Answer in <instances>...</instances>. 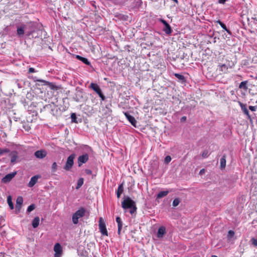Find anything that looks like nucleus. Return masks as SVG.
<instances>
[{"mask_svg": "<svg viewBox=\"0 0 257 257\" xmlns=\"http://www.w3.org/2000/svg\"><path fill=\"white\" fill-rule=\"evenodd\" d=\"M216 22L219 24L221 28L226 31L228 34H231L230 31L227 28L225 24L222 23L220 20H217Z\"/></svg>", "mask_w": 257, "mask_h": 257, "instance_id": "nucleus-22", "label": "nucleus"}, {"mask_svg": "<svg viewBox=\"0 0 257 257\" xmlns=\"http://www.w3.org/2000/svg\"><path fill=\"white\" fill-rule=\"evenodd\" d=\"M40 178L39 175H35L33 176L28 183V187H33L36 183L37 182L38 179Z\"/></svg>", "mask_w": 257, "mask_h": 257, "instance_id": "nucleus-14", "label": "nucleus"}, {"mask_svg": "<svg viewBox=\"0 0 257 257\" xmlns=\"http://www.w3.org/2000/svg\"><path fill=\"white\" fill-rule=\"evenodd\" d=\"M186 119H187L186 116H182V117L181 118L180 120H181V122H184V121H185L186 120Z\"/></svg>", "mask_w": 257, "mask_h": 257, "instance_id": "nucleus-42", "label": "nucleus"}, {"mask_svg": "<svg viewBox=\"0 0 257 257\" xmlns=\"http://www.w3.org/2000/svg\"><path fill=\"white\" fill-rule=\"evenodd\" d=\"M84 180L82 178H80L77 181V186L76 187V189H79L83 184Z\"/></svg>", "mask_w": 257, "mask_h": 257, "instance_id": "nucleus-25", "label": "nucleus"}, {"mask_svg": "<svg viewBox=\"0 0 257 257\" xmlns=\"http://www.w3.org/2000/svg\"><path fill=\"white\" fill-rule=\"evenodd\" d=\"M203 170H201V171H200V173H201V172H203Z\"/></svg>", "mask_w": 257, "mask_h": 257, "instance_id": "nucleus-48", "label": "nucleus"}, {"mask_svg": "<svg viewBox=\"0 0 257 257\" xmlns=\"http://www.w3.org/2000/svg\"><path fill=\"white\" fill-rule=\"evenodd\" d=\"M16 175V172H13L12 173L7 174L4 177H3L2 180L4 183H7L10 182Z\"/></svg>", "mask_w": 257, "mask_h": 257, "instance_id": "nucleus-13", "label": "nucleus"}, {"mask_svg": "<svg viewBox=\"0 0 257 257\" xmlns=\"http://www.w3.org/2000/svg\"><path fill=\"white\" fill-rule=\"evenodd\" d=\"M226 2V0H218V2L220 4H224Z\"/></svg>", "mask_w": 257, "mask_h": 257, "instance_id": "nucleus-43", "label": "nucleus"}, {"mask_svg": "<svg viewBox=\"0 0 257 257\" xmlns=\"http://www.w3.org/2000/svg\"><path fill=\"white\" fill-rule=\"evenodd\" d=\"M226 166V156L224 155L220 159V168L221 169L225 168Z\"/></svg>", "mask_w": 257, "mask_h": 257, "instance_id": "nucleus-20", "label": "nucleus"}, {"mask_svg": "<svg viewBox=\"0 0 257 257\" xmlns=\"http://www.w3.org/2000/svg\"><path fill=\"white\" fill-rule=\"evenodd\" d=\"M246 84H247L246 81H242L239 85V88L240 89L243 88L244 89H246L247 88V86H246Z\"/></svg>", "mask_w": 257, "mask_h": 257, "instance_id": "nucleus-27", "label": "nucleus"}, {"mask_svg": "<svg viewBox=\"0 0 257 257\" xmlns=\"http://www.w3.org/2000/svg\"><path fill=\"white\" fill-rule=\"evenodd\" d=\"M55 251L54 257H60L62 254V247L59 243H57L54 247Z\"/></svg>", "mask_w": 257, "mask_h": 257, "instance_id": "nucleus-11", "label": "nucleus"}, {"mask_svg": "<svg viewBox=\"0 0 257 257\" xmlns=\"http://www.w3.org/2000/svg\"><path fill=\"white\" fill-rule=\"evenodd\" d=\"M47 152L45 150H40L36 151L34 156L38 159H43L46 157Z\"/></svg>", "mask_w": 257, "mask_h": 257, "instance_id": "nucleus-9", "label": "nucleus"}, {"mask_svg": "<svg viewBox=\"0 0 257 257\" xmlns=\"http://www.w3.org/2000/svg\"><path fill=\"white\" fill-rule=\"evenodd\" d=\"M121 206L124 209H130V212L132 214L137 210L135 202L128 197H125L121 202Z\"/></svg>", "mask_w": 257, "mask_h": 257, "instance_id": "nucleus-2", "label": "nucleus"}, {"mask_svg": "<svg viewBox=\"0 0 257 257\" xmlns=\"http://www.w3.org/2000/svg\"><path fill=\"white\" fill-rule=\"evenodd\" d=\"M71 120L72 122H75V123L77 122V121L76 120V115L75 113H73L71 114Z\"/></svg>", "mask_w": 257, "mask_h": 257, "instance_id": "nucleus-35", "label": "nucleus"}, {"mask_svg": "<svg viewBox=\"0 0 257 257\" xmlns=\"http://www.w3.org/2000/svg\"><path fill=\"white\" fill-rule=\"evenodd\" d=\"M171 161V157L170 156H167L164 159V162L166 164H168Z\"/></svg>", "mask_w": 257, "mask_h": 257, "instance_id": "nucleus-36", "label": "nucleus"}, {"mask_svg": "<svg viewBox=\"0 0 257 257\" xmlns=\"http://www.w3.org/2000/svg\"><path fill=\"white\" fill-rule=\"evenodd\" d=\"M7 201H8V204L9 205V207H10V209H14V205H13V202H12V198H11V196H9L8 197Z\"/></svg>", "mask_w": 257, "mask_h": 257, "instance_id": "nucleus-26", "label": "nucleus"}, {"mask_svg": "<svg viewBox=\"0 0 257 257\" xmlns=\"http://www.w3.org/2000/svg\"><path fill=\"white\" fill-rule=\"evenodd\" d=\"M17 205L21 206L23 203V198L21 196H19L16 200Z\"/></svg>", "mask_w": 257, "mask_h": 257, "instance_id": "nucleus-29", "label": "nucleus"}, {"mask_svg": "<svg viewBox=\"0 0 257 257\" xmlns=\"http://www.w3.org/2000/svg\"><path fill=\"white\" fill-rule=\"evenodd\" d=\"M18 87H19V88H21V86H20V85H19V83L18 84Z\"/></svg>", "mask_w": 257, "mask_h": 257, "instance_id": "nucleus-47", "label": "nucleus"}, {"mask_svg": "<svg viewBox=\"0 0 257 257\" xmlns=\"http://www.w3.org/2000/svg\"><path fill=\"white\" fill-rule=\"evenodd\" d=\"M238 104L240 106L241 109L243 113L247 116V118L249 119L250 121H251V116L249 115V111L247 108H246V104H243L240 101L238 102Z\"/></svg>", "mask_w": 257, "mask_h": 257, "instance_id": "nucleus-10", "label": "nucleus"}, {"mask_svg": "<svg viewBox=\"0 0 257 257\" xmlns=\"http://www.w3.org/2000/svg\"><path fill=\"white\" fill-rule=\"evenodd\" d=\"M158 21L162 23L164 25V28H163V31L167 35L170 34L172 32V29L170 25L165 21V20L159 18L158 19Z\"/></svg>", "mask_w": 257, "mask_h": 257, "instance_id": "nucleus-6", "label": "nucleus"}, {"mask_svg": "<svg viewBox=\"0 0 257 257\" xmlns=\"http://www.w3.org/2000/svg\"><path fill=\"white\" fill-rule=\"evenodd\" d=\"M251 243L254 246H257V239L252 238L250 240Z\"/></svg>", "mask_w": 257, "mask_h": 257, "instance_id": "nucleus-37", "label": "nucleus"}, {"mask_svg": "<svg viewBox=\"0 0 257 257\" xmlns=\"http://www.w3.org/2000/svg\"><path fill=\"white\" fill-rule=\"evenodd\" d=\"M75 157L74 154H71L67 159L66 162L64 167V169L66 171H69L73 167L74 164V159Z\"/></svg>", "mask_w": 257, "mask_h": 257, "instance_id": "nucleus-4", "label": "nucleus"}, {"mask_svg": "<svg viewBox=\"0 0 257 257\" xmlns=\"http://www.w3.org/2000/svg\"><path fill=\"white\" fill-rule=\"evenodd\" d=\"M249 109L252 111H255L257 109V106H249Z\"/></svg>", "mask_w": 257, "mask_h": 257, "instance_id": "nucleus-38", "label": "nucleus"}, {"mask_svg": "<svg viewBox=\"0 0 257 257\" xmlns=\"http://www.w3.org/2000/svg\"><path fill=\"white\" fill-rule=\"evenodd\" d=\"M207 155H208V152H206V151H204L202 154V156L203 157V158H206L207 157Z\"/></svg>", "mask_w": 257, "mask_h": 257, "instance_id": "nucleus-39", "label": "nucleus"}, {"mask_svg": "<svg viewBox=\"0 0 257 257\" xmlns=\"http://www.w3.org/2000/svg\"><path fill=\"white\" fill-rule=\"evenodd\" d=\"M166 233V228L164 226L159 227L157 232V237L159 238L162 237Z\"/></svg>", "mask_w": 257, "mask_h": 257, "instance_id": "nucleus-16", "label": "nucleus"}, {"mask_svg": "<svg viewBox=\"0 0 257 257\" xmlns=\"http://www.w3.org/2000/svg\"><path fill=\"white\" fill-rule=\"evenodd\" d=\"M123 113L127 119L129 121V122L135 127H136L137 121L135 117L132 115H131L128 112H123Z\"/></svg>", "mask_w": 257, "mask_h": 257, "instance_id": "nucleus-12", "label": "nucleus"}, {"mask_svg": "<svg viewBox=\"0 0 257 257\" xmlns=\"http://www.w3.org/2000/svg\"><path fill=\"white\" fill-rule=\"evenodd\" d=\"M35 208V205L34 204L30 205L27 208V212H30L33 211Z\"/></svg>", "mask_w": 257, "mask_h": 257, "instance_id": "nucleus-34", "label": "nucleus"}, {"mask_svg": "<svg viewBox=\"0 0 257 257\" xmlns=\"http://www.w3.org/2000/svg\"><path fill=\"white\" fill-rule=\"evenodd\" d=\"M234 235V232L233 230H230L228 232L227 237V238L228 239H229L231 238L232 237H233Z\"/></svg>", "mask_w": 257, "mask_h": 257, "instance_id": "nucleus-32", "label": "nucleus"}, {"mask_svg": "<svg viewBox=\"0 0 257 257\" xmlns=\"http://www.w3.org/2000/svg\"><path fill=\"white\" fill-rule=\"evenodd\" d=\"M116 221L117 223L118 226V234H120V231L122 227V222L121 221V219L119 217H117L116 218Z\"/></svg>", "mask_w": 257, "mask_h": 257, "instance_id": "nucleus-18", "label": "nucleus"}, {"mask_svg": "<svg viewBox=\"0 0 257 257\" xmlns=\"http://www.w3.org/2000/svg\"><path fill=\"white\" fill-rule=\"evenodd\" d=\"M228 67L225 64L220 65V70L224 73L228 72Z\"/></svg>", "mask_w": 257, "mask_h": 257, "instance_id": "nucleus-24", "label": "nucleus"}, {"mask_svg": "<svg viewBox=\"0 0 257 257\" xmlns=\"http://www.w3.org/2000/svg\"><path fill=\"white\" fill-rule=\"evenodd\" d=\"M52 171L53 172H55L57 170V165L56 162H54L51 166Z\"/></svg>", "mask_w": 257, "mask_h": 257, "instance_id": "nucleus-33", "label": "nucleus"}, {"mask_svg": "<svg viewBox=\"0 0 257 257\" xmlns=\"http://www.w3.org/2000/svg\"><path fill=\"white\" fill-rule=\"evenodd\" d=\"M37 81H39V82H46L45 81H44L43 80H38Z\"/></svg>", "mask_w": 257, "mask_h": 257, "instance_id": "nucleus-44", "label": "nucleus"}, {"mask_svg": "<svg viewBox=\"0 0 257 257\" xmlns=\"http://www.w3.org/2000/svg\"><path fill=\"white\" fill-rule=\"evenodd\" d=\"M10 150L8 148H0V156L4 155L5 153H9Z\"/></svg>", "mask_w": 257, "mask_h": 257, "instance_id": "nucleus-28", "label": "nucleus"}, {"mask_svg": "<svg viewBox=\"0 0 257 257\" xmlns=\"http://www.w3.org/2000/svg\"><path fill=\"white\" fill-rule=\"evenodd\" d=\"M175 76L177 78H178V79H179L180 80H181L182 81H185V77L182 75H181V74H178V73H175Z\"/></svg>", "mask_w": 257, "mask_h": 257, "instance_id": "nucleus-30", "label": "nucleus"}, {"mask_svg": "<svg viewBox=\"0 0 257 257\" xmlns=\"http://www.w3.org/2000/svg\"><path fill=\"white\" fill-rule=\"evenodd\" d=\"M76 58L78 60L81 61V62H82L83 63H84L85 64H86L87 65L89 66L91 64L90 62L86 58L80 56L79 55H76Z\"/></svg>", "mask_w": 257, "mask_h": 257, "instance_id": "nucleus-17", "label": "nucleus"}, {"mask_svg": "<svg viewBox=\"0 0 257 257\" xmlns=\"http://www.w3.org/2000/svg\"><path fill=\"white\" fill-rule=\"evenodd\" d=\"M85 210L81 208L76 211L72 215V221L74 224H76L78 223L79 219L84 216Z\"/></svg>", "mask_w": 257, "mask_h": 257, "instance_id": "nucleus-3", "label": "nucleus"}, {"mask_svg": "<svg viewBox=\"0 0 257 257\" xmlns=\"http://www.w3.org/2000/svg\"><path fill=\"white\" fill-rule=\"evenodd\" d=\"M89 159V156L88 154L85 153L82 155L79 156L78 158V166H81L83 164L85 163Z\"/></svg>", "mask_w": 257, "mask_h": 257, "instance_id": "nucleus-8", "label": "nucleus"}, {"mask_svg": "<svg viewBox=\"0 0 257 257\" xmlns=\"http://www.w3.org/2000/svg\"><path fill=\"white\" fill-rule=\"evenodd\" d=\"M17 35L19 38H22L25 34L26 36H31L34 32L33 24L30 23H20L17 25Z\"/></svg>", "mask_w": 257, "mask_h": 257, "instance_id": "nucleus-1", "label": "nucleus"}, {"mask_svg": "<svg viewBox=\"0 0 257 257\" xmlns=\"http://www.w3.org/2000/svg\"><path fill=\"white\" fill-rule=\"evenodd\" d=\"M168 193H169L168 191H161L157 194V198H159V199L163 197L166 196Z\"/></svg>", "mask_w": 257, "mask_h": 257, "instance_id": "nucleus-23", "label": "nucleus"}, {"mask_svg": "<svg viewBox=\"0 0 257 257\" xmlns=\"http://www.w3.org/2000/svg\"><path fill=\"white\" fill-rule=\"evenodd\" d=\"M40 223V218L39 217H36L33 220L32 226L34 228H36L38 226Z\"/></svg>", "mask_w": 257, "mask_h": 257, "instance_id": "nucleus-21", "label": "nucleus"}, {"mask_svg": "<svg viewBox=\"0 0 257 257\" xmlns=\"http://www.w3.org/2000/svg\"><path fill=\"white\" fill-rule=\"evenodd\" d=\"M123 184H120L118 186V188H117V192H116V195H117V197L118 198H119L120 197L121 194L123 192Z\"/></svg>", "mask_w": 257, "mask_h": 257, "instance_id": "nucleus-19", "label": "nucleus"}, {"mask_svg": "<svg viewBox=\"0 0 257 257\" xmlns=\"http://www.w3.org/2000/svg\"><path fill=\"white\" fill-rule=\"evenodd\" d=\"M89 87L98 94V95L101 98L102 101L105 100V96L103 94L101 91L100 88L96 83H91Z\"/></svg>", "mask_w": 257, "mask_h": 257, "instance_id": "nucleus-5", "label": "nucleus"}, {"mask_svg": "<svg viewBox=\"0 0 257 257\" xmlns=\"http://www.w3.org/2000/svg\"><path fill=\"white\" fill-rule=\"evenodd\" d=\"M211 257H218L217 256L215 255H212L211 256Z\"/></svg>", "mask_w": 257, "mask_h": 257, "instance_id": "nucleus-46", "label": "nucleus"}, {"mask_svg": "<svg viewBox=\"0 0 257 257\" xmlns=\"http://www.w3.org/2000/svg\"><path fill=\"white\" fill-rule=\"evenodd\" d=\"M86 147H87L88 150H91V148L89 147H88L87 146H86Z\"/></svg>", "mask_w": 257, "mask_h": 257, "instance_id": "nucleus-45", "label": "nucleus"}, {"mask_svg": "<svg viewBox=\"0 0 257 257\" xmlns=\"http://www.w3.org/2000/svg\"><path fill=\"white\" fill-rule=\"evenodd\" d=\"M180 202V199L178 198H176L174 199V200L173 201L172 205L174 207H176L179 204Z\"/></svg>", "mask_w": 257, "mask_h": 257, "instance_id": "nucleus-31", "label": "nucleus"}, {"mask_svg": "<svg viewBox=\"0 0 257 257\" xmlns=\"http://www.w3.org/2000/svg\"><path fill=\"white\" fill-rule=\"evenodd\" d=\"M9 156L11 157V162L12 164L16 163L17 160L18 158V152L17 151H13L10 153Z\"/></svg>", "mask_w": 257, "mask_h": 257, "instance_id": "nucleus-15", "label": "nucleus"}, {"mask_svg": "<svg viewBox=\"0 0 257 257\" xmlns=\"http://www.w3.org/2000/svg\"><path fill=\"white\" fill-rule=\"evenodd\" d=\"M35 72H36L35 69L34 68L31 67L29 69V73H34Z\"/></svg>", "mask_w": 257, "mask_h": 257, "instance_id": "nucleus-41", "label": "nucleus"}, {"mask_svg": "<svg viewBox=\"0 0 257 257\" xmlns=\"http://www.w3.org/2000/svg\"><path fill=\"white\" fill-rule=\"evenodd\" d=\"M85 172L86 173V174L87 175H91L92 174V171L91 170H89V169H86L85 170Z\"/></svg>", "mask_w": 257, "mask_h": 257, "instance_id": "nucleus-40", "label": "nucleus"}, {"mask_svg": "<svg viewBox=\"0 0 257 257\" xmlns=\"http://www.w3.org/2000/svg\"><path fill=\"white\" fill-rule=\"evenodd\" d=\"M203 170H201V171H200V173H201V172H203Z\"/></svg>", "mask_w": 257, "mask_h": 257, "instance_id": "nucleus-49", "label": "nucleus"}, {"mask_svg": "<svg viewBox=\"0 0 257 257\" xmlns=\"http://www.w3.org/2000/svg\"><path fill=\"white\" fill-rule=\"evenodd\" d=\"M99 229L102 235H108L107 231L106 228V226L104 222L103 221L102 218L100 217L99 220Z\"/></svg>", "mask_w": 257, "mask_h": 257, "instance_id": "nucleus-7", "label": "nucleus"}]
</instances>
